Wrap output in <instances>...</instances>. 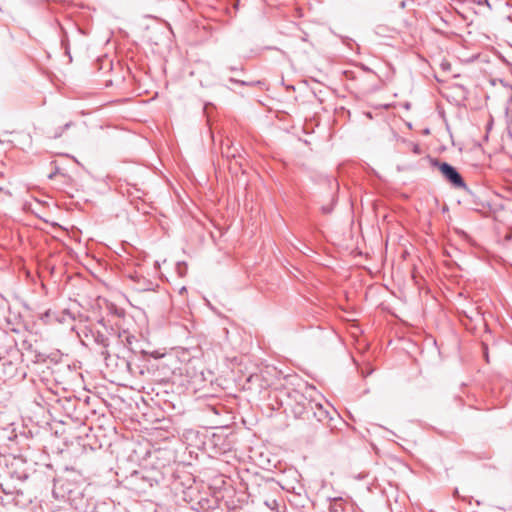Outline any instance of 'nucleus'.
I'll use <instances>...</instances> for the list:
<instances>
[{
  "label": "nucleus",
  "instance_id": "obj_8",
  "mask_svg": "<svg viewBox=\"0 0 512 512\" xmlns=\"http://www.w3.org/2000/svg\"><path fill=\"white\" fill-rule=\"evenodd\" d=\"M72 124H73L72 122H68V123H66V124L63 126V128H61V130L55 134V138L60 137V136L62 135L63 131H64L65 129H68L69 127H71V125H72Z\"/></svg>",
  "mask_w": 512,
  "mask_h": 512
},
{
  "label": "nucleus",
  "instance_id": "obj_7",
  "mask_svg": "<svg viewBox=\"0 0 512 512\" xmlns=\"http://www.w3.org/2000/svg\"><path fill=\"white\" fill-rule=\"evenodd\" d=\"M336 200H337L336 195H333V196H332V199H331V204H329V205H323V206L321 207V211H322V213H323V214H330V213H332L333 208H334V204L336 203Z\"/></svg>",
  "mask_w": 512,
  "mask_h": 512
},
{
  "label": "nucleus",
  "instance_id": "obj_18",
  "mask_svg": "<svg viewBox=\"0 0 512 512\" xmlns=\"http://www.w3.org/2000/svg\"><path fill=\"white\" fill-rule=\"evenodd\" d=\"M211 410H212L215 414H218V411H217L215 408H211Z\"/></svg>",
  "mask_w": 512,
  "mask_h": 512
},
{
  "label": "nucleus",
  "instance_id": "obj_9",
  "mask_svg": "<svg viewBox=\"0 0 512 512\" xmlns=\"http://www.w3.org/2000/svg\"><path fill=\"white\" fill-rule=\"evenodd\" d=\"M129 278L137 284L143 278V276H141L137 273H134V274H130Z\"/></svg>",
  "mask_w": 512,
  "mask_h": 512
},
{
  "label": "nucleus",
  "instance_id": "obj_5",
  "mask_svg": "<svg viewBox=\"0 0 512 512\" xmlns=\"http://www.w3.org/2000/svg\"><path fill=\"white\" fill-rule=\"evenodd\" d=\"M89 335L93 341L102 348V351L100 352L101 356L107 359L109 356L108 347L110 345L108 336L104 332L95 330L93 328L88 329V331L85 333L86 337Z\"/></svg>",
  "mask_w": 512,
  "mask_h": 512
},
{
  "label": "nucleus",
  "instance_id": "obj_10",
  "mask_svg": "<svg viewBox=\"0 0 512 512\" xmlns=\"http://www.w3.org/2000/svg\"><path fill=\"white\" fill-rule=\"evenodd\" d=\"M2 196H11V193L9 190L5 189L4 187H0V198Z\"/></svg>",
  "mask_w": 512,
  "mask_h": 512
},
{
  "label": "nucleus",
  "instance_id": "obj_13",
  "mask_svg": "<svg viewBox=\"0 0 512 512\" xmlns=\"http://www.w3.org/2000/svg\"><path fill=\"white\" fill-rule=\"evenodd\" d=\"M230 149H231V148H230V147H228V150H227V152H226V156H227V157H233V158H235V157L237 156V155H236V153H235L233 150H230Z\"/></svg>",
  "mask_w": 512,
  "mask_h": 512
},
{
  "label": "nucleus",
  "instance_id": "obj_3",
  "mask_svg": "<svg viewBox=\"0 0 512 512\" xmlns=\"http://www.w3.org/2000/svg\"><path fill=\"white\" fill-rule=\"evenodd\" d=\"M431 165L439 169L443 177L455 188L469 191L462 175L459 171L447 162H442L436 158L431 159Z\"/></svg>",
  "mask_w": 512,
  "mask_h": 512
},
{
  "label": "nucleus",
  "instance_id": "obj_16",
  "mask_svg": "<svg viewBox=\"0 0 512 512\" xmlns=\"http://www.w3.org/2000/svg\"><path fill=\"white\" fill-rule=\"evenodd\" d=\"M182 265H183L184 267H186V264H185V263H178V270H179V273H182V272H181V266H182Z\"/></svg>",
  "mask_w": 512,
  "mask_h": 512
},
{
  "label": "nucleus",
  "instance_id": "obj_15",
  "mask_svg": "<svg viewBox=\"0 0 512 512\" xmlns=\"http://www.w3.org/2000/svg\"><path fill=\"white\" fill-rule=\"evenodd\" d=\"M413 152L415 154H420L421 153L420 147L418 145H415L414 148H413Z\"/></svg>",
  "mask_w": 512,
  "mask_h": 512
},
{
  "label": "nucleus",
  "instance_id": "obj_4",
  "mask_svg": "<svg viewBox=\"0 0 512 512\" xmlns=\"http://www.w3.org/2000/svg\"><path fill=\"white\" fill-rule=\"evenodd\" d=\"M334 415H339L334 409L329 410L324 407L321 403L316 402V406H313V410L310 412V420L316 419L317 422L322 423L327 426L331 430L334 428L332 425V421L334 420Z\"/></svg>",
  "mask_w": 512,
  "mask_h": 512
},
{
  "label": "nucleus",
  "instance_id": "obj_17",
  "mask_svg": "<svg viewBox=\"0 0 512 512\" xmlns=\"http://www.w3.org/2000/svg\"><path fill=\"white\" fill-rule=\"evenodd\" d=\"M229 69H230L231 71H237V70H238V68H237V67H229Z\"/></svg>",
  "mask_w": 512,
  "mask_h": 512
},
{
  "label": "nucleus",
  "instance_id": "obj_12",
  "mask_svg": "<svg viewBox=\"0 0 512 512\" xmlns=\"http://www.w3.org/2000/svg\"><path fill=\"white\" fill-rule=\"evenodd\" d=\"M483 353H484L485 360H486L487 362H489L488 347H487V345H485V344L483 345Z\"/></svg>",
  "mask_w": 512,
  "mask_h": 512
},
{
  "label": "nucleus",
  "instance_id": "obj_6",
  "mask_svg": "<svg viewBox=\"0 0 512 512\" xmlns=\"http://www.w3.org/2000/svg\"><path fill=\"white\" fill-rule=\"evenodd\" d=\"M154 283L146 278H142L135 286L138 291H150L153 290Z\"/></svg>",
  "mask_w": 512,
  "mask_h": 512
},
{
  "label": "nucleus",
  "instance_id": "obj_11",
  "mask_svg": "<svg viewBox=\"0 0 512 512\" xmlns=\"http://www.w3.org/2000/svg\"><path fill=\"white\" fill-rule=\"evenodd\" d=\"M229 81H230L231 83L240 84V85H242V86L247 85V83H246L245 81L237 80V79L232 78V77H231V78H229Z\"/></svg>",
  "mask_w": 512,
  "mask_h": 512
},
{
  "label": "nucleus",
  "instance_id": "obj_2",
  "mask_svg": "<svg viewBox=\"0 0 512 512\" xmlns=\"http://www.w3.org/2000/svg\"><path fill=\"white\" fill-rule=\"evenodd\" d=\"M126 481L129 489L137 494H146L158 484V480L148 470L134 471Z\"/></svg>",
  "mask_w": 512,
  "mask_h": 512
},
{
  "label": "nucleus",
  "instance_id": "obj_19",
  "mask_svg": "<svg viewBox=\"0 0 512 512\" xmlns=\"http://www.w3.org/2000/svg\"><path fill=\"white\" fill-rule=\"evenodd\" d=\"M53 512H63V511L58 510V511H53ZM64 512H66V511H64Z\"/></svg>",
  "mask_w": 512,
  "mask_h": 512
},
{
  "label": "nucleus",
  "instance_id": "obj_14",
  "mask_svg": "<svg viewBox=\"0 0 512 512\" xmlns=\"http://www.w3.org/2000/svg\"><path fill=\"white\" fill-rule=\"evenodd\" d=\"M58 172H59V168H58V167H56V168H55V171H54V172H52V173H50V174H49V176H48V178H49V179L54 178Z\"/></svg>",
  "mask_w": 512,
  "mask_h": 512
},
{
  "label": "nucleus",
  "instance_id": "obj_1",
  "mask_svg": "<svg viewBox=\"0 0 512 512\" xmlns=\"http://www.w3.org/2000/svg\"><path fill=\"white\" fill-rule=\"evenodd\" d=\"M288 397L291 399L290 406L294 417L309 421L310 412L313 410V406H316V401L299 390H292L288 393Z\"/></svg>",
  "mask_w": 512,
  "mask_h": 512
}]
</instances>
